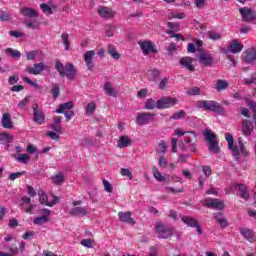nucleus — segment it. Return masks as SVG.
<instances>
[{"instance_id": "nucleus-26", "label": "nucleus", "mask_w": 256, "mask_h": 256, "mask_svg": "<svg viewBox=\"0 0 256 256\" xmlns=\"http://www.w3.org/2000/svg\"><path fill=\"white\" fill-rule=\"evenodd\" d=\"M235 189L239 190V197L245 201L249 200V192H247V186L245 184H236L234 185Z\"/></svg>"}, {"instance_id": "nucleus-3", "label": "nucleus", "mask_w": 256, "mask_h": 256, "mask_svg": "<svg viewBox=\"0 0 256 256\" xmlns=\"http://www.w3.org/2000/svg\"><path fill=\"white\" fill-rule=\"evenodd\" d=\"M198 109H203L204 111H212L213 113H219L223 115L225 113V108L215 100H200L197 103Z\"/></svg>"}, {"instance_id": "nucleus-19", "label": "nucleus", "mask_w": 256, "mask_h": 256, "mask_svg": "<svg viewBox=\"0 0 256 256\" xmlns=\"http://www.w3.org/2000/svg\"><path fill=\"white\" fill-rule=\"evenodd\" d=\"M20 13L21 15H23V17H26L28 19H35L39 17V13H37V10L29 7L21 8Z\"/></svg>"}, {"instance_id": "nucleus-56", "label": "nucleus", "mask_w": 256, "mask_h": 256, "mask_svg": "<svg viewBox=\"0 0 256 256\" xmlns=\"http://www.w3.org/2000/svg\"><path fill=\"white\" fill-rule=\"evenodd\" d=\"M166 151H167V142H165V141H161L160 143H159V150H158V153H166Z\"/></svg>"}, {"instance_id": "nucleus-32", "label": "nucleus", "mask_w": 256, "mask_h": 256, "mask_svg": "<svg viewBox=\"0 0 256 256\" xmlns=\"http://www.w3.org/2000/svg\"><path fill=\"white\" fill-rule=\"evenodd\" d=\"M208 39H211L212 41H221L223 35H221L220 32H217L215 30H209L206 33Z\"/></svg>"}, {"instance_id": "nucleus-29", "label": "nucleus", "mask_w": 256, "mask_h": 256, "mask_svg": "<svg viewBox=\"0 0 256 256\" xmlns=\"http://www.w3.org/2000/svg\"><path fill=\"white\" fill-rule=\"evenodd\" d=\"M74 106L75 105L71 101L60 104L58 109L56 110V113L63 114L65 113V111H70V109H73Z\"/></svg>"}, {"instance_id": "nucleus-48", "label": "nucleus", "mask_w": 256, "mask_h": 256, "mask_svg": "<svg viewBox=\"0 0 256 256\" xmlns=\"http://www.w3.org/2000/svg\"><path fill=\"white\" fill-rule=\"evenodd\" d=\"M81 245L87 249H93V240L92 239H83Z\"/></svg>"}, {"instance_id": "nucleus-30", "label": "nucleus", "mask_w": 256, "mask_h": 256, "mask_svg": "<svg viewBox=\"0 0 256 256\" xmlns=\"http://www.w3.org/2000/svg\"><path fill=\"white\" fill-rule=\"evenodd\" d=\"M140 47L144 53V55H149V53H155V51L153 50V43L151 42H142L140 44Z\"/></svg>"}, {"instance_id": "nucleus-55", "label": "nucleus", "mask_w": 256, "mask_h": 256, "mask_svg": "<svg viewBox=\"0 0 256 256\" xmlns=\"http://www.w3.org/2000/svg\"><path fill=\"white\" fill-rule=\"evenodd\" d=\"M103 185H104V189H105V191H107V193H113V186L111 185V183H109V181L104 179Z\"/></svg>"}, {"instance_id": "nucleus-40", "label": "nucleus", "mask_w": 256, "mask_h": 256, "mask_svg": "<svg viewBox=\"0 0 256 256\" xmlns=\"http://www.w3.org/2000/svg\"><path fill=\"white\" fill-rule=\"evenodd\" d=\"M30 159L31 158L27 154H19L16 157V161H18V163H23V165H27V163H29Z\"/></svg>"}, {"instance_id": "nucleus-1", "label": "nucleus", "mask_w": 256, "mask_h": 256, "mask_svg": "<svg viewBox=\"0 0 256 256\" xmlns=\"http://www.w3.org/2000/svg\"><path fill=\"white\" fill-rule=\"evenodd\" d=\"M55 69L59 73L60 77H67L70 81H73L77 77V68L71 63L67 62L65 65L61 61H56Z\"/></svg>"}, {"instance_id": "nucleus-51", "label": "nucleus", "mask_w": 256, "mask_h": 256, "mask_svg": "<svg viewBox=\"0 0 256 256\" xmlns=\"http://www.w3.org/2000/svg\"><path fill=\"white\" fill-rule=\"evenodd\" d=\"M158 165L161 169H165L168 165L167 158H165V156H161L158 160Z\"/></svg>"}, {"instance_id": "nucleus-61", "label": "nucleus", "mask_w": 256, "mask_h": 256, "mask_svg": "<svg viewBox=\"0 0 256 256\" xmlns=\"http://www.w3.org/2000/svg\"><path fill=\"white\" fill-rule=\"evenodd\" d=\"M167 83H169L168 78L162 79L158 85L159 89H161L163 91L165 89V87H167Z\"/></svg>"}, {"instance_id": "nucleus-14", "label": "nucleus", "mask_w": 256, "mask_h": 256, "mask_svg": "<svg viewBox=\"0 0 256 256\" xmlns=\"http://www.w3.org/2000/svg\"><path fill=\"white\" fill-rule=\"evenodd\" d=\"M97 13L102 19H113L115 17V12L105 6H100Z\"/></svg>"}, {"instance_id": "nucleus-43", "label": "nucleus", "mask_w": 256, "mask_h": 256, "mask_svg": "<svg viewBox=\"0 0 256 256\" xmlns=\"http://www.w3.org/2000/svg\"><path fill=\"white\" fill-rule=\"evenodd\" d=\"M6 53L7 55L12 56L13 59H19L21 57V52L12 48H7Z\"/></svg>"}, {"instance_id": "nucleus-52", "label": "nucleus", "mask_w": 256, "mask_h": 256, "mask_svg": "<svg viewBox=\"0 0 256 256\" xmlns=\"http://www.w3.org/2000/svg\"><path fill=\"white\" fill-rule=\"evenodd\" d=\"M24 23H25L26 27H28V29H37V24L35 23V21L33 22V21L25 18Z\"/></svg>"}, {"instance_id": "nucleus-31", "label": "nucleus", "mask_w": 256, "mask_h": 256, "mask_svg": "<svg viewBox=\"0 0 256 256\" xmlns=\"http://www.w3.org/2000/svg\"><path fill=\"white\" fill-rule=\"evenodd\" d=\"M104 92L106 95H109V97H117V91L111 86V82L104 83Z\"/></svg>"}, {"instance_id": "nucleus-36", "label": "nucleus", "mask_w": 256, "mask_h": 256, "mask_svg": "<svg viewBox=\"0 0 256 256\" xmlns=\"http://www.w3.org/2000/svg\"><path fill=\"white\" fill-rule=\"evenodd\" d=\"M227 87H229L227 80H218L215 85L216 91H224V89H227Z\"/></svg>"}, {"instance_id": "nucleus-5", "label": "nucleus", "mask_w": 256, "mask_h": 256, "mask_svg": "<svg viewBox=\"0 0 256 256\" xmlns=\"http://www.w3.org/2000/svg\"><path fill=\"white\" fill-rule=\"evenodd\" d=\"M155 121V114L149 112L139 113L136 118L137 125L143 127V125H149V123H153Z\"/></svg>"}, {"instance_id": "nucleus-62", "label": "nucleus", "mask_w": 256, "mask_h": 256, "mask_svg": "<svg viewBox=\"0 0 256 256\" xmlns=\"http://www.w3.org/2000/svg\"><path fill=\"white\" fill-rule=\"evenodd\" d=\"M253 83H256V76L244 79V85H253Z\"/></svg>"}, {"instance_id": "nucleus-25", "label": "nucleus", "mask_w": 256, "mask_h": 256, "mask_svg": "<svg viewBox=\"0 0 256 256\" xmlns=\"http://www.w3.org/2000/svg\"><path fill=\"white\" fill-rule=\"evenodd\" d=\"M87 213V208L81 206L74 207L70 210V215L74 217H85Z\"/></svg>"}, {"instance_id": "nucleus-38", "label": "nucleus", "mask_w": 256, "mask_h": 256, "mask_svg": "<svg viewBox=\"0 0 256 256\" xmlns=\"http://www.w3.org/2000/svg\"><path fill=\"white\" fill-rule=\"evenodd\" d=\"M13 141V136L7 132L0 133V143H11Z\"/></svg>"}, {"instance_id": "nucleus-44", "label": "nucleus", "mask_w": 256, "mask_h": 256, "mask_svg": "<svg viewBox=\"0 0 256 256\" xmlns=\"http://www.w3.org/2000/svg\"><path fill=\"white\" fill-rule=\"evenodd\" d=\"M95 109H97V106L95 105V102H91L86 106V115H95Z\"/></svg>"}, {"instance_id": "nucleus-64", "label": "nucleus", "mask_w": 256, "mask_h": 256, "mask_svg": "<svg viewBox=\"0 0 256 256\" xmlns=\"http://www.w3.org/2000/svg\"><path fill=\"white\" fill-rule=\"evenodd\" d=\"M194 5H196L197 9H203L205 7V0H194Z\"/></svg>"}, {"instance_id": "nucleus-24", "label": "nucleus", "mask_w": 256, "mask_h": 256, "mask_svg": "<svg viewBox=\"0 0 256 256\" xmlns=\"http://www.w3.org/2000/svg\"><path fill=\"white\" fill-rule=\"evenodd\" d=\"M240 235H242L246 241H253V239H255V232L250 228H240Z\"/></svg>"}, {"instance_id": "nucleus-63", "label": "nucleus", "mask_w": 256, "mask_h": 256, "mask_svg": "<svg viewBox=\"0 0 256 256\" xmlns=\"http://www.w3.org/2000/svg\"><path fill=\"white\" fill-rule=\"evenodd\" d=\"M148 90L143 88L138 91V97L139 99H145L147 97Z\"/></svg>"}, {"instance_id": "nucleus-9", "label": "nucleus", "mask_w": 256, "mask_h": 256, "mask_svg": "<svg viewBox=\"0 0 256 256\" xmlns=\"http://www.w3.org/2000/svg\"><path fill=\"white\" fill-rule=\"evenodd\" d=\"M174 105H177V98L163 97L157 101V109H169Z\"/></svg>"}, {"instance_id": "nucleus-41", "label": "nucleus", "mask_w": 256, "mask_h": 256, "mask_svg": "<svg viewBox=\"0 0 256 256\" xmlns=\"http://www.w3.org/2000/svg\"><path fill=\"white\" fill-rule=\"evenodd\" d=\"M187 117V113L184 110H179L175 112L170 119L179 120V119H185Z\"/></svg>"}, {"instance_id": "nucleus-35", "label": "nucleus", "mask_w": 256, "mask_h": 256, "mask_svg": "<svg viewBox=\"0 0 256 256\" xmlns=\"http://www.w3.org/2000/svg\"><path fill=\"white\" fill-rule=\"evenodd\" d=\"M144 108L147 109L148 111H153V109H157V102L153 99H147Z\"/></svg>"}, {"instance_id": "nucleus-23", "label": "nucleus", "mask_w": 256, "mask_h": 256, "mask_svg": "<svg viewBox=\"0 0 256 256\" xmlns=\"http://www.w3.org/2000/svg\"><path fill=\"white\" fill-rule=\"evenodd\" d=\"M243 59L246 63H253L256 60V49L250 48L244 53Z\"/></svg>"}, {"instance_id": "nucleus-57", "label": "nucleus", "mask_w": 256, "mask_h": 256, "mask_svg": "<svg viewBox=\"0 0 256 256\" xmlns=\"http://www.w3.org/2000/svg\"><path fill=\"white\" fill-rule=\"evenodd\" d=\"M64 115H65L67 121H71V119H73V117H75V111H73V110L65 111Z\"/></svg>"}, {"instance_id": "nucleus-13", "label": "nucleus", "mask_w": 256, "mask_h": 256, "mask_svg": "<svg viewBox=\"0 0 256 256\" xmlns=\"http://www.w3.org/2000/svg\"><path fill=\"white\" fill-rule=\"evenodd\" d=\"M47 66L44 63H36L33 66H27L26 71L29 75H40L41 72L45 71Z\"/></svg>"}, {"instance_id": "nucleus-53", "label": "nucleus", "mask_w": 256, "mask_h": 256, "mask_svg": "<svg viewBox=\"0 0 256 256\" xmlns=\"http://www.w3.org/2000/svg\"><path fill=\"white\" fill-rule=\"evenodd\" d=\"M187 93L192 96L201 95V89L199 87H192Z\"/></svg>"}, {"instance_id": "nucleus-49", "label": "nucleus", "mask_w": 256, "mask_h": 256, "mask_svg": "<svg viewBox=\"0 0 256 256\" xmlns=\"http://www.w3.org/2000/svg\"><path fill=\"white\" fill-rule=\"evenodd\" d=\"M23 175H25V172H15V173H11L8 176V179L10 181H15V179H19V177H23Z\"/></svg>"}, {"instance_id": "nucleus-15", "label": "nucleus", "mask_w": 256, "mask_h": 256, "mask_svg": "<svg viewBox=\"0 0 256 256\" xmlns=\"http://www.w3.org/2000/svg\"><path fill=\"white\" fill-rule=\"evenodd\" d=\"M93 57H95V51L89 50L84 54V61L89 71H93L95 63H93Z\"/></svg>"}, {"instance_id": "nucleus-17", "label": "nucleus", "mask_w": 256, "mask_h": 256, "mask_svg": "<svg viewBox=\"0 0 256 256\" xmlns=\"http://www.w3.org/2000/svg\"><path fill=\"white\" fill-rule=\"evenodd\" d=\"M118 219L122 223H128V225H135V219H133V217H131V213L129 211L119 212Z\"/></svg>"}, {"instance_id": "nucleus-10", "label": "nucleus", "mask_w": 256, "mask_h": 256, "mask_svg": "<svg viewBox=\"0 0 256 256\" xmlns=\"http://www.w3.org/2000/svg\"><path fill=\"white\" fill-rule=\"evenodd\" d=\"M21 211H24V213H33V210L35 209V204H31V198L27 196H23L21 198V203L19 205Z\"/></svg>"}, {"instance_id": "nucleus-58", "label": "nucleus", "mask_w": 256, "mask_h": 256, "mask_svg": "<svg viewBox=\"0 0 256 256\" xmlns=\"http://www.w3.org/2000/svg\"><path fill=\"white\" fill-rule=\"evenodd\" d=\"M37 57L36 51H30L26 53V58L28 61H33Z\"/></svg>"}, {"instance_id": "nucleus-18", "label": "nucleus", "mask_w": 256, "mask_h": 256, "mask_svg": "<svg viewBox=\"0 0 256 256\" xmlns=\"http://www.w3.org/2000/svg\"><path fill=\"white\" fill-rule=\"evenodd\" d=\"M253 129H255L253 122L247 119L242 121V132L244 133L245 137H249L253 133Z\"/></svg>"}, {"instance_id": "nucleus-16", "label": "nucleus", "mask_w": 256, "mask_h": 256, "mask_svg": "<svg viewBox=\"0 0 256 256\" xmlns=\"http://www.w3.org/2000/svg\"><path fill=\"white\" fill-rule=\"evenodd\" d=\"M199 62L205 67H211L213 65V56L207 52H201L199 54Z\"/></svg>"}, {"instance_id": "nucleus-20", "label": "nucleus", "mask_w": 256, "mask_h": 256, "mask_svg": "<svg viewBox=\"0 0 256 256\" xmlns=\"http://www.w3.org/2000/svg\"><path fill=\"white\" fill-rule=\"evenodd\" d=\"M182 67H185L188 71H195V66H193V58L189 56L182 57L179 61Z\"/></svg>"}, {"instance_id": "nucleus-54", "label": "nucleus", "mask_w": 256, "mask_h": 256, "mask_svg": "<svg viewBox=\"0 0 256 256\" xmlns=\"http://www.w3.org/2000/svg\"><path fill=\"white\" fill-rule=\"evenodd\" d=\"M166 50L168 51V55H172L174 51H177V44L175 42L170 43Z\"/></svg>"}, {"instance_id": "nucleus-4", "label": "nucleus", "mask_w": 256, "mask_h": 256, "mask_svg": "<svg viewBox=\"0 0 256 256\" xmlns=\"http://www.w3.org/2000/svg\"><path fill=\"white\" fill-rule=\"evenodd\" d=\"M204 137H206V141L208 142V149L212 153H219L221 149L219 148V142L217 141V135L213 133L211 130H205L203 132Z\"/></svg>"}, {"instance_id": "nucleus-6", "label": "nucleus", "mask_w": 256, "mask_h": 256, "mask_svg": "<svg viewBox=\"0 0 256 256\" xmlns=\"http://www.w3.org/2000/svg\"><path fill=\"white\" fill-rule=\"evenodd\" d=\"M156 233L159 239H169L173 235V230L169 226L163 225V223L156 224Z\"/></svg>"}, {"instance_id": "nucleus-42", "label": "nucleus", "mask_w": 256, "mask_h": 256, "mask_svg": "<svg viewBox=\"0 0 256 256\" xmlns=\"http://www.w3.org/2000/svg\"><path fill=\"white\" fill-rule=\"evenodd\" d=\"M152 173H153V175H154V177H155L156 180H158V181H160V182L165 181V176H162V175H161V172H159V169H157L156 166H154V167L152 168Z\"/></svg>"}, {"instance_id": "nucleus-2", "label": "nucleus", "mask_w": 256, "mask_h": 256, "mask_svg": "<svg viewBox=\"0 0 256 256\" xmlns=\"http://www.w3.org/2000/svg\"><path fill=\"white\" fill-rule=\"evenodd\" d=\"M225 139L228 143V149L232 151V155L235 161H239L240 153H247L245 151V145L243 144V140L239 139L238 144H235V140L233 139V135H231V133H226Z\"/></svg>"}, {"instance_id": "nucleus-12", "label": "nucleus", "mask_w": 256, "mask_h": 256, "mask_svg": "<svg viewBox=\"0 0 256 256\" xmlns=\"http://www.w3.org/2000/svg\"><path fill=\"white\" fill-rule=\"evenodd\" d=\"M205 207H209L210 209H217L218 211H222L224 205L223 202L213 199V198H206L203 200Z\"/></svg>"}, {"instance_id": "nucleus-21", "label": "nucleus", "mask_w": 256, "mask_h": 256, "mask_svg": "<svg viewBox=\"0 0 256 256\" xmlns=\"http://www.w3.org/2000/svg\"><path fill=\"white\" fill-rule=\"evenodd\" d=\"M228 51L233 54L241 53L243 51V44L239 43V40L234 39L228 46Z\"/></svg>"}, {"instance_id": "nucleus-34", "label": "nucleus", "mask_w": 256, "mask_h": 256, "mask_svg": "<svg viewBox=\"0 0 256 256\" xmlns=\"http://www.w3.org/2000/svg\"><path fill=\"white\" fill-rule=\"evenodd\" d=\"M61 40L64 45L65 51H69V49L71 47V41L69 40V33H67V32L62 33Z\"/></svg>"}, {"instance_id": "nucleus-7", "label": "nucleus", "mask_w": 256, "mask_h": 256, "mask_svg": "<svg viewBox=\"0 0 256 256\" xmlns=\"http://www.w3.org/2000/svg\"><path fill=\"white\" fill-rule=\"evenodd\" d=\"M33 109V121L37 123V125H43L45 123V113L41 108H39V104L35 103L32 105Z\"/></svg>"}, {"instance_id": "nucleus-22", "label": "nucleus", "mask_w": 256, "mask_h": 256, "mask_svg": "<svg viewBox=\"0 0 256 256\" xmlns=\"http://www.w3.org/2000/svg\"><path fill=\"white\" fill-rule=\"evenodd\" d=\"M131 138H129V136L127 135H122L119 137L118 141H117V147L119 149H125V147H131Z\"/></svg>"}, {"instance_id": "nucleus-11", "label": "nucleus", "mask_w": 256, "mask_h": 256, "mask_svg": "<svg viewBox=\"0 0 256 256\" xmlns=\"http://www.w3.org/2000/svg\"><path fill=\"white\" fill-rule=\"evenodd\" d=\"M39 195V201L41 203V205H47V207H53L54 205H57V203H59V197L54 196L53 197V201L48 202V197L47 194H45V192L43 190H40L38 192Z\"/></svg>"}, {"instance_id": "nucleus-8", "label": "nucleus", "mask_w": 256, "mask_h": 256, "mask_svg": "<svg viewBox=\"0 0 256 256\" xmlns=\"http://www.w3.org/2000/svg\"><path fill=\"white\" fill-rule=\"evenodd\" d=\"M239 13L242 17V21H246V23H251V21H255L256 19V13L251 8H240Z\"/></svg>"}, {"instance_id": "nucleus-60", "label": "nucleus", "mask_w": 256, "mask_h": 256, "mask_svg": "<svg viewBox=\"0 0 256 256\" xmlns=\"http://www.w3.org/2000/svg\"><path fill=\"white\" fill-rule=\"evenodd\" d=\"M168 27L171 29V31H179V24L175 22H168Z\"/></svg>"}, {"instance_id": "nucleus-33", "label": "nucleus", "mask_w": 256, "mask_h": 256, "mask_svg": "<svg viewBox=\"0 0 256 256\" xmlns=\"http://www.w3.org/2000/svg\"><path fill=\"white\" fill-rule=\"evenodd\" d=\"M108 53L112 57V59H121V55L119 54V52H117V48L113 44L108 45Z\"/></svg>"}, {"instance_id": "nucleus-59", "label": "nucleus", "mask_w": 256, "mask_h": 256, "mask_svg": "<svg viewBox=\"0 0 256 256\" xmlns=\"http://www.w3.org/2000/svg\"><path fill=\"white\" fill-rule=\"evenodd\" d=\"M246 103L248 107L253 111V113H256V103L251 101L250 99H246Z\"/></svg>"}, {"instance_id": "nucleus-46", "label": "nucleus", "mask_w": 256, "mask_h": 256, "mask_svg": "<svg viewBox=\"0 0 256 256\" xmlns=\"http://www.w3.org/2000/svg\"><path fill=\"white\" fill-rule=\"evenodd\" d=\"M120 175H122V177H127L130 181L133 179V173L127 168H121Z\"/></svg>"}, {"instance_id": "nucleus-47", "label": "nucleus", "mask_w": 256, "mask_h": 256, "mask_svg": "<svg viewBox=\"0 0 256 256\" xmlns=\"http://www.w3.org/2000/svg\"><path fill=\"white\" fill-rule=\"evenodd\" d=\"M40 9L43 11V13H48V15H53V9H51V6L48 4L42 3L40 4Z\"/></svg>"}, {"instance_id": "nucleus-39", "label": "nucleus", "mask_w": 256, "mask_h": 256, "mask_svg": "<svg viewBox=\"0 0 256 256\" xmlns=\"http://www.w3.org/2000/svg\"><path fill=\"white\" fill-rule=\"evenodd\" d=\"M33 223L34 225H45V223H49V218H47V216L36 217Z\"/></svg>"}, {"instance_id": "nucleus-37", "label": "nucleus", "mask_w": 256, "mask_h": 256, "mask_svg": "<svg viewBox=\"0 0 256 256\" xmlns=\"http://www.w3.org/2000/svg\"><path fill=\"white\" fill-rule=\"evenodd\" d=\"M63 181H65V176H63V173L52 176V182L54 185H62Z\"/></svg>"}, {"instance_id": "nucleus-27", "label": "nucleus", "mask_w": 256, "mask_h": 256, "mask_svg": "<svg viewBox=\"0 0 256 256\" xmlns=\"http://www.w3.org/2000/svg\"><path fill=\"white\" fill-rule=\"evenodd\" d=\"M2 127L4 129H13V122L11 121V114L4 113L1 120Z\"/></svg>"}, {"instance_id": "nucleus-28", "label": "nucleus", "mask_w": 256, "mask_h": 256, "mask_svg": "<svg viewBox=\"0 0 256 256\" xmlns=\"http://www.w3.org/2000/svg\"><path fill=\"white\" fill-rule=\"evenodd\" d=\"M182 221L185 223V225L192 228H196L197 225H199V220L194 217L183 216Z\"/></svg>"}, {"instance_id": "nucleus-50", "label": "nucleus", "mask_w": 256, "mask_h": 256, "mask_svg": "<svg viewBox=\"0 0 256 256\" xmlns=\"http://www.w3.org/2000/svg\"><path fill=\"white\" fill-rule=\"evenodd\" d=\"M52 97L54 99H57L59 97V93H61V89L59 88V85H54V87L51 89Z\"/></svg>"}, {"instance_id": "nucleus-45", "label": "nucleus", "mask_w": 256, "mask_h": 256, "mask_svg": "<svg viewBox=\"0 0 256 256\" xmlns=\"http://www.w3.org/2000/svg\"><path fill=\"white\" fill-rule=\"evenodd\" d=\"M148 75L150 76L151 81L157 82V79H159L161 72H159V70H150L148 71Z\"/></svg>"}]
</instances>
